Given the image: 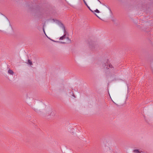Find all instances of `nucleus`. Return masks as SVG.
Here are the masks:
<instances>
[{"mask_svg": "<svg viewBox=\"0 0 153 153\" xmlns=\"http://www.w3.org/2000/svg\"><path fill=\"white\" fill-rule=\"evenodd\" d=\"M43 31H44V33H45V30H44V28L43 29Z\"/></svg>", "mask_w": 153, "mask_h": 153, "instance_id": "17", "label": "nucleus"}, {"mask_svg": "<svg viewBox=\"0 0 153 153\" xmlns=\"http://www.w3.org/2000/svg\"><path fill=\"white\" fill-rule=\"evenodd\" d=\"M49 39H50L51 40V41H52V39H51L50 38H49Z\"/></svg>", "mask_w": 153, "mask_h": 153, "instance_id": "19", "label": "nucleus"}, {"mask_svg": "<svg viewBox=\"0 0 153 153\" xmlns=\"http://www.w3.org/2000/svg\"><path fill=\"white\" fill-rule=\"evenodd\" d=\"M58 25L59 26L62 27L63 29H64L65 26H64L63 25L62 23L61 22H58Z\"/></svg>", "mask_w": 153, "mask_h": 153, "instance_id": "3", "label": "nucleus"}, {"mask_svg": "<svg viewBox=\"0 0 153 153\" xmlns=\"http://www.w3.org/2000/svg\"><path fill=\"white\" fill-rule=\"evenodd\" d=\"M52 41H53V42H59V41H55L53 40H52Z\"/></svg>", "mask_w": 153, "mask_h": 153, "instance_id": "13", "label": "nucleus"}, {"mask_svg": "<svg viewBox=\"0 0 153 153\" xmlns=\"http://www.w3.org/2000/svg\"><path fill=\"white\" fill-rule=\"evenodd\" d=\"M66 38L68 39V40H69L70 42H71V40L69 39V37L68 36H66Z\"/></svg>", "mask_w": 153, "mask_h": 153, "instance_id": "12", "label": "nucleus"}, {"mask_svg": "<svg viewBox=\"0 0 153 153\" xmlns=\"http://www.w3.org/2000/svg\"><path fill=\"white\" fill-rule=\"evenodd\" d=\"M64 30V35H65V36H68V33L66 31L65 29V27H64V29H63Z\"/></svg>", "mask_w": 153, "mask_h": 153, "instance_id": "6", "label": "nucleus"}, {"mask_svg": "<svg viewBox=\"0 0 153 153\" xmlns=\"http://www.w3.org/2000/svg\"><path fill=\"white\" fill-rule=\"evenodd\" d=\"M98 1H99V2L100 3H101V1L99 0H97Z\"/></svg>", "mask_w": 153, "mask_h": 153, "instance_id": "18", "label": "nucleus"}, {"mask_svg": "<svg viewBox=\"0 0 153 153\" xmlns=\"http://www.w3.org/2000/svg\"><path fill=\"white\" fill-rule=\"evenodd\" d=\"M94 11L98 13H100V11L97 9H96Z\"/></svg>", "mask_w": 153, "mask_h": 153, "instance_id": "10", "label": "nucleus"}, {"mask_svg": "<svg viewBox=\"0 0 153 153\" xmlns=\"http://www.w3.org/2000/svg\"><path fill=\"white\" fill-rule=\"evenodd\" d=\"M66 36H65V35H64L62 36H61L60 37L59 40H63L65 38H66Z\"/></svg>", "mask_w": 153, "mask_h": 153, "instance_id": "7", "label": "nucleus"}, {"mask_svg": "<svg viewBox=\"0 0 153 153\" xmlns=\"http://www.w3.org/2000/svg\"><path fill=\"white\" fill-rule=\"evenodd\" d=\"M84 2V3L85 4L86 6L87 7H88V4H87V3H86V1H85V0H83Z\"/></svg>", "mask_w": 153, "mask_h": 153, "instance_id": "11", "label": "nucleus"}, {"mask_svg": "<svg viewBox=\"0 0 153 153\" xmlns=\"http://www.w3.org/2000/svg\"><path fill=\"white\" fill-rule=\"evenodd\" d=\"M8 73L10 75H13L14 74V72L11 69H9L8 71Z\"/></svg>", "mask_w": 153, "mask_h": 153, "instance_id": "4", "label": "nucleus"}, {"mask_svg": "<svg viewBox=\"0 0 153 153\" xmlns=\"http://www.w3.org/2000/svg\"><path fill=\"white\" fill-rule=\"evenodd\" d=\"M6 18L7 19H8L6 17Z\"/></svg>", "mask_w": 153, "mask_h": 153, "instance_id": "20", "label": "nucleus"}, {"mask_svg": "<svg viewBox=\"0 0 153 153\" xmlns=\"http://www.w3.org/2000/svg\"><path fill=\"white\" fill-rule=\"evenodd\" d=\"M105 68L108 69L109 68L114 69V67L111 64H108V63H106L104 67Z\"/></svg>", "mask_w": 153, "mask_h": 153, "instance_id": "2", "label": "nucleus"}, {"mask_svg": "<svg viewBox=\"0 0 153 153\" xmlns=\"http://www.w3.org/2000/svg\"><path fill=\"white\" fill-rule=\"evenodd\" d=\"M72 96H73L74 97H75V96L74 95V94H73Z\"/></svg>", "mask_w": 153, "mask_h": 153, "instance_id": "16", "label": "nucleus"}, {"mask_svg": "<svg viewBox=\"0 0 153 153\" xmlns=\"http://www.w3.org/2000/svg\"><path fill=\"white\" fill-rule=\"evenodd\" d=\"M55 114V112L52 111L51 109H50L48 113V116H49L50 117L52 118L54 117Z\"/></svg>", "mask_w": 153, "mask_h": 153, "instance_id": "1", "label": "nucleus"}, {"mask_svg": "<svg viewBox=\"0 0 153 153\" xmlns=\"http://www.w3.org/2000/svg\"><path fill=\"white\" fill-rule=\"evenodd\" d=\"M133 152L135 153H141L138 149H135L133 150Z\"/></svg>", "mask_w": 153, "mask_h": 153, "instance_id": "8", "label": "nucleus"}, {"mask_svg": "<svg viewBox=\"0 0 153 153\" xmlns=\"http://www.w3.org/2000/svg\"><path fill=\"white\" fill-rule=\"evenodd\" d=\"M59 42H61V43H63V44H65V42H59Z\"/></svg>", "mask_w": 153, "mask_h": 153, "instance_id": "14", "label": "nucleus"}, {"mask_svg": "<svg viewBox=\"0 0 153 153\" xmlns=\"http://www.w3.org/2000/svg\"><path fill=\"white\" fill-rule=\"evenodd\" d=\"M28 63L30 65H33L32 62L30 60H28Z\"/></svg>", "mask_w": 153, "mask_h": 153, "instance_id": "9", "label": "nucleus"}, {"mask_svg": "<svg viewBox=\"0 0 153 153\" xmlns=\"http://www.w3.org/2000/svg\"><path fill=\"white\" fill-rule=\"evenodd\" d=\"M87 7L89 9L91 12H92V13H94V14L98 18H99V19H100V18L97 15V14L96 13H94V11H93L92 10H91V8H90V7H89V6H88V7Z\"/></svg>", "mask_w": 153, "mask_h": 153, "instance_id": "5", "label": "nucleus"}, {"mask_svg": "<svg viewBox=\"0 0 153 153\" xmlns=\"http://www.w3.org/2000/svg\"><path fill=\"white\" fill-rule=\"evenodd\" d=\"M92 47V45H91L90 44V48H91V47Z\"/></svg>", "mask_w": 153, "mask_h": 153, "instance_id": "15", "label": "nucleus"}]
</instances>
